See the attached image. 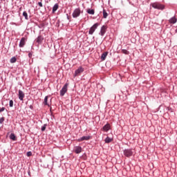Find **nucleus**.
<instances>
[{
	"instance_id": "obj_26",
	"label": "nucleus",
	"mask_w": 177,
	"mask_h": 177,
	"mask_svg": "<svg viewBox=\"0 0 177 177\" xmlns=\"http://www.w3.org/2000/svg\"><path fill=\"white\" fill-rule=\"evenodd\" d=\"M37 4L39 6V8H43L44 6V5L42 4V0L41 1H39Z\"/></svg>"
},
{
	"instance_id": "obj_4",
	"label": "nucleus",
	"mask_w": 177,
	"mask_h": 177,
	"mask_svg": "<svg viewBox=\"0 0 177 177\" xmlns=\"http://www.w3.org/2000/svg\"><path fill=\"white\" fill-rule=\"evenodd\" d=\"M72 16L73 19H77V17H80V16H81V8H75L73 10Z\"/></svg>"
},
{
	"instance_id": "obj_9",
	"label": "nucleus",
	"mask_w": 177,
	"mask_h": 177,
	"mask_svg": "<svg viewBox=\"0 0 177 177\" xmlns=\"http://www.w3.org/2000/svg\"><path fill=\"white\" fill-rule=\"evenodd\" d=\"M73 151L74 153H75V154H80V153H82V147L81 146L74 147Z\"/></svg>"
},
{
	"instance_id": "obj_3",
	"label": "nucleus",
	"mask_w": 177,
	"mask_h": 177,
	"mask_svg": "<svg viewBox=\"0 0 177 177\" xmlns=\"http://www.w3.org/2000/svg\"><path fill=\"white\" fill-rule=\"evenodd\" d=\"M123 154L125 157L129 158V157L133 156V151H132V149H126L123 151Z\"/></svg>"
},
{
	"instance_id": "obj_11",
	"label": "nucleus",
	"mask_w": 177,
	"mask_h": 177,
	"mask_svg": "<svg viewBox=\"0 0 177 177\" xmlns=\"http://www.w3.org/2000/svg\"><path fill=\"white\" fill-rule=\"evenodd\" d=\"M26 42H27V37H22L19 44V48H24Z\"/></svg>"
},
{
	"instance_id": "obj_12",
	"label": "nucleus",
	"mask_w": 177,
	"mask_h": 177,
	"mask_svg": "<svg viewBox=\"0 0 177 177\" xmlns=\"http://www.w3.org/2000/svg\"><path fill=\"white\" fill-rule=\"evenodd\" d=\"M92 137L91 136H82V138L77 139V142H83V140H89Z\"/></svg>"
},
{
	"instance_id": "obj_18",
	"label": "nucleus",
	"mask_w": 177,
	"mask_h": 177,
	"mask_svg": "<svg viewBox=\"0 0 177 177\" xmlns=\"http://www.w3.org/2000/svg\"><path fill=\"white\" fill-rule=\"evenodd\" d=\"M59 9V3H55L54 6L53 7V13H55L56 10Z\"/></svg>"
},
{
	"instance_id": "obj_30",
	"label": "nucleus",
	"mask_w": 177,
	"mask_h": 177,
	"mask_svg": "<svg viewBox=\"0 0 177 177\" xmlns=\"http://www.w3.org/2000/svg\"><path fill=\"white\" fill-rule=\"evenodd\" d=\"M4 110H6V108H5L3 106L0 108V113H2Z\"/></svg>"
},
{
	"instance_id": "obj_28",
	"label": "nucleus",
	"mask_w": 177,
	"mask_h": 177,
	"mask_svg": "<svg viewBox=\"0 0 177 177\" xmlns=\"http://www.w3.org/2000/svg\"><path fill=\"white\" fill-rule=\"evenodd\" d=\"M9 106L10 107H13V101L12 100H10Z\"/></svg>"
},
{
	"instance_id": "obj_17",
	"label": "nucleus",
	"mask_w": 177,
	"mask_h": 177,
	"mask_svg": "<svg viewBox=\"0 0 177 177\" xmlns=\"http://www.w3.org/2000/svg\"><path fill=\"white\" fill-rule=\"evenodd\" d=\"M44 106H48V107H50V104L48 103V96H46L44 97Z\"/></svg>"
},
{
	"instance_id": "obj_6",
	"label": "nucleus",
	"mask_w": 177,
	"mask_h": 177,
	"mask_svg": "<svg viewBox=\"0 0 177 177\" xmlns=\"http://www.w3.org/2000/svg\"><path fill=\"white\" fill-rule=\"evenodd\" d=\"M107 25H104L101 27L100 31L99 32V35H101V37H104V34H106L107 31Z\"/></svg>"
},
{
	"instance_id": "obj_32",
	"label": "nucleus",
	"mask_w": 177,
	"mask_h": 177,
	"mask_svg": "<svg viewBox=\"0 0 177 177\" xmlns=\"http://www.w3.org/2000/svg\"><path fill=\"white\" fill-rule=\"evenodd\" d=\"M28 57H30V59H31L32 57V53H28Z\"/></svg>"
},
{
	"instance_id": "obj_13",
	"label": "nucleus",
	"mask_w": 177,
	"mask_h": 177,
	"mask_svg": "<svg viewBox=\"0 0 177 177\" xmlns=\"http://www.w3.org/2000/svg\"><path fill=\"white\" fill-rule=\"evenodd\" d=\"M103 131H104V132H109V131H110V124H105L103 127H102Z\"/></svg>"
},
{
	"instance_id": "obj_20",
	"label": "nucleus",
	"mask_w": 177,
	"mask_h": 177,
	"mask_svg": "<svg viewBox=\"0 0 177 177\" xmlns=\"http://www.w3.org/2000/svg\"><path fill=\"white\" fill-rule=\"evenodd\" d=\"M86 12L88 14V15H95V10L92 9H87L86 10Z\"/></svg>"
},
{
	"instance_id": "obj_23",
	"label": "nucleus",
	"mask_w": 177,
	"mask_h": 177,
	"mask_svg": "<svg viewBox=\"0 0 177 177\" xmlns=\"http://www.w3.org/2000/svg\"><path fill=\"white\" fill-rule=\"evenodd\" d=\"M23 16H24L26 20H28V14H27V12L26 11H24L23 12Z\"/></svg>"
},
{
	"instance_id": "obj_2",
	"label": "nucleus",
	"mask_w": 177,
	"mask_h": 177,
	"mask_svg": "<svg viewBox=\"0 0 177 177\" xmlns=\"http://www.w3.org/2000/svg\"><path fill=\"white\" fill-rule=\"evenodd\" d=\"M100 26L99 23L94 24L89 29L88 34L89 35H93V32L97 30V28Z\"/></svg>"
},
{
	"instance_id": "obj_27",
	"label": "nucleus",
	"mask_w": 177,
	"mask_h": 177,
	"mask_svg": "<svg viewBox=\"0 0 177 177\" xmlns=\"http://www.w3.org/2000/svg\"><path fill=\"white\" fill-rule=\"evenodd\" d=\"M5 121V118L2 117L0 118V124H3V122Z\"/></svg>"
},
{
	"instance_id": "obj_10",
	"label": "nucleus",
	"mask_w": 177,
	"mask_h": 177,
	"mask_svg": "<svg viewBox=\"0 0 177 177\" xmlns=\"http://www.w3.org/2000/svg\"><path fill=\"white\" fill-rule=\"evenodd\" d=\"M44 36L39 35L36 39L35 41L38 45H42V42H44Z\"/></svg>"
},
{
	"instance_id": "obj_19",
	"label": "nucleus",
	"mask_w": 177,
	"mask_h": 177,
	"mask_svg": "<svg viewBox=\"0 0 177 177\" xmlns=\"http://www.w3.org/2000/svg\"><path fill=\"white\" fill-rule=\"evenodd\" d=\"M113 139L110 137H106L104 140L105 143H111L113 142Z\"/></svg>"
},
{
	"instance_id": "obj_34",
	"label": "nucleus",
	"mask_w": 177,
	"mask_h": 177,
	"mask_svg": "<svg viewBox=\"0 0 177 177\" xmlns=\"http://www.w3.org/2000/svg\"><path fill=\"white\" fill-rule=\"evenodd\" d=\"M67 16V19L69 20V21H71V20H70V17L68 16V15H66Z\"/></svg>"
},
{
	"instance_id": "obj_5",
	"label": "nucleus",
	"mask_w": 177,
	"mask_h": 177,
	"mask_svg": "<svg viewBox=\"0 0 177 177\" xmlns=\"http://www.w3.org/2000/svg\"><path fill=\"white\" fill-rule=\"evenodd\" d=\"M68 88V83H66L62 88L60 90V96H63L64 95H66V93H67Z\"/></svg>"
},
{
	"instance_id": "obj_31",
	"label": "nucleus",
	"mask_w": 177,
	"mask_h": 177,
	"mask_svg": "<svg viewBox=\"0 0 177 177\" xmlns=\"http://www.w3.org/2000/svg\"><path fill=\"white\" fill-rule=\"evenodd\" d=\"M44 24H41L39 26V28H43V27H44Z\"/></svg>"
},
{
	"instance_id": "obj_15",
	"label": "nucleus",
	"mask_w": 177,
	"mask_h": 177,
	"mask_svg": "<svg viewBox=\"0 0 177 177\" xmlns=\"http://www.w3.org/2000/svg\"><path fill=\"white\" fill-rule=\"evenodd\" d=\"M176 21H177V19H176V17H171L169 20V22L170 23V24H175V23H176Z\"/></svg>"
},
{
	"instance_id": "obj_24",
	"label": "nucleus",
	"mask_w": 177,
	"mask_h": 177,
	"mask_svg": "<svg viewBox=\"0 0 177 177\" xmlns=\"http://www.w3.org/2000/svg\"><path fill=\"white\" fill-rule=\"evenodd\" d=\"M121 52H122V53H123L124 55H129V51H128L127 50L122 49Z\"/></svg>"
},
{
	"instance_id": "obj_14",
	"label": "nucleus",
	"mask_w": 177,
	"mask_h": 177,
	"mask_svg": "<svg viewBox=\"0 0 177 177\" xmlns=\"http://www.w3.org/2000/svg\"><path fill=\"white\" fill-rule=\"evenodd\" d=\"M107 55H109V52H104L101 55V60L103 62L106 60V58L107 57Z\"/></svg>"
},
{
	"instance_id": "obj_22",
	"label": "nucleus",
	"mask_w": 177,
	"mask_h": 177,
	"mask_svg": "<svg viewBox=\"0 0 177 177\" xmlns=\"http://www.w3.org/2000/svg\"><path fill=\"white\" fill-rule=\"evenodd\" d=\"M10 63H16V62H17V58H16V57H12L10 59Z\"/></svg>"
},
{
	"instance_id": "obj_35",
	"label": "nucleus",
	"mask_w": 177,
	"mask_h": 177,
	"mask_svg": "<svg viewBox=\"0 0 177 177\" xmlns=\"http://www.w3.org/2000/svg\"><path fill=\"white\" fill-rule=\"evenodd\" d=\"M176 32H177V28L176 29Z\"/></svg>"
},
{
	"instance_id": "obj_16",
	"label": "nucleus",
	"mask_w": 177,
	"mask_h": 177,
	"mask_svg": "<svg viewBox=\"0 0 177 177\" xmlns=\"http://www.w3.org/2000/svg\"><path fill=\"white\" fill-rule=\"evenodd\" d=\"M10 139L11 140H13V141H16L17 140V138H16V135H15V133H12L10 135Z\"/></svg>"
},
{
	"instance_id": "obj_7",
	"label": "nucleus",
	"mask_w": 177,
	"mask_h": 177,
	"mask_svg": "<svg viewBox=\"0 0 177 177\" xmlns=\"http://www.w3.org/2000/svg\"><path fill=\"white\" fill-rule=\"evenodd\" d=\"M84 71V69L82 66H79V68L75 71V73L73 75V77H77V75H80L82 72Z\"/></svg>"
},
{
	"instance_id": "obj_8",
	"label": "nucleus",
	"mask_w": 177,
	"mask_h": 177,
	"mask_svg": "<svg viewBox=\"0 0 177 177\" xmlns=\"http://www.w3.org/2000/svg\"><path fill=\"white\" fill-rule=\"evenodd\" d=\"M25 97H26V94H24V92H23V91H21V90H19L18 97H19V100L23 102V100H24Z\"/></svg>"
},
{
	"instance_id": "obj_25",
	"label": "nucleus",
	"mask_w": 177,
	"mask_h": 177,
	"mask_svg": "<svg viewBox=\"0 0 177 177\" xmlns=\"http://www.w3.org/2000/svg\"><path fill=\"white\" fill-rule=\"evenodd\" d=\"M46 124H44L42 127H41V131L44 132L45 131V129H46Z\"/></svg>"
},
{
	"instance_id": "obj_29",
	"label": "nucleus",
	"mask_w": 177,
	"mask_h": 177,
	"mask_svg": "<svg viewBox=\"0 0 177 177\" xmlns=\"http://www.w3.org/2000/svg\"><path fill=\"white\" fill-rule=\"evenodd\" d=\"M31 156H32V153L31 151L27 152V156L28 157H31Z\"/></svg>"
},
{
	"instance_id": "obj_33",
	"label": "nucleus",
	"mask_w": 177,
	"mask_h": 177,
	"mask_svg": "<svg viewBox=\"0 0 177 177\" xmlns=\"http://www.w3.org/2000/svg\"><path fill=\"white\" fill-rule=\"evenodd\" d=\"M29 108L30 109V110H33L34 109V106L32 105H30Z\"/></svg>"
},
{
	"instance_id": "obj_21",
	"label": "nucleus",
	"mask_w": 177,
	"mask_h": 177,
	"mask_svg": "<svg viewBox=\"0 0 177 177\" xmlns=\"http://www.w3.org/2000/svg\"><path fill=\"white\" fill-rule=\"evenodd\" d=\"M107 16H109V14L107 13V12H106V10L104 9L103 10V17H104V19H107Z\"/></svg>"
},
{
	"instance_id": "obj_1",
	"label": "nucleus",
	"mask_w": 177,
	"mask_h": 177,
	"mask_svg": "<svg viewBox=\"0 0 177 177\" xmlns=\"http://www.w3.org/2000/svg\"><path fill=\"white\" fill-rule=\"evenodd\" d=\"M151 6H152L153 9H158V10H164V9H165V6L160 2L152 3H151Z\"/></svg>"
}]
</instances>
